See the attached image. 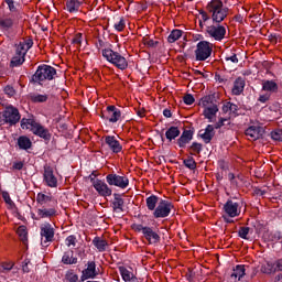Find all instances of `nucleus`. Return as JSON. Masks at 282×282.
Wrapping results in <instances>:
<instances>
[{
	"label": "nucleus",
	"instance_id": "49",
	"mask_svg": "<svg viewBox=\"0 0 282 282\" xmlns=\"http://www.w3.org/2000/svg\"><path fill=\"white\" fill-rule=\"evenodd\" d=\"M62 263H64V265H72V256H69V251L64 252Z\"/></svg>",
	"mask_w": 282,
	"mask_h": 282
},
{
	"label": "nucleus",
	"instance_id": "20",
	"mask_svg": "<svg viewBox=\"0 0 282 282\" xmlns=\"http://www.w3.org/2000/svg\"><path fill=\"white\" fill-rule=\"evenodd\" d=\"M105 142L112 153H120V151H122V145L120 144V141L116 140V137L108 135L106 137Z\"/></svg>",
	"mask_w": 282,
	"mask_h": 282
},
{
	"label": "nucleus",
	"instance_id": "39",
	"mask_svg": "<svg viewBox=\"0 0 282 282\" xmlns=\"http://www.w3.org/2000/svg\"><path fill=\"white\" fill-rule=\"evenodd\" d=\"M29 98L31 102H47V95H41V94H30Z\"/></svg>",
	"mask_w": 282,
	"mask_h": 282
},
{
	"label": "nucleus",
	"instance_id": "13",
	"mask_svg": "<svg viewBox=\"0 0 282 282\" xmlns=\"http://www.w3.org/2000/svg\"><path fill=\"white\" fill-rule=\"evenodd\" d=\"M32 128V133L34 135H37L39 138H42L44 142H50L52 140V133H50V130L45 127H43L41 123H35Z\"/></svg>",
	"mask_w": 282,
	"mask_h": 282
},
{
	"label": "nucleus",
	"instance_id": "52",
	"mask_svg": "<svg viewBox=\"0 0 282 282\" xmlns=\"http://www.w3.org/2000/svg\"><path fill=\"white\" fill-rule=\"evenodd\" d=\"M3 91L7 96H9V98H12V96H14V94H17V90H14V87H12L10 85L6 86Z\"/></svg>",
	"mask_w": 282,
	"mask_h": 282
},
{
	"label": "nucleus",
	"instance_id": "41",
	"mask_svg": "<svg viewBox=\"0 0 282 282\" xmlns=\"http://www.w3.org/2000/svg\"><path fill=\"white\" fill-rule=\"evenodd\" d=\"M25 63V57L23 55H18L15 53V56L11 59V67H21L22 64Z\"/></svg>",
	"mask_w": 282,
	"mask_h": 282
},
{
	"label": "nucleus",
	"instance_id": "35",
	"mask_svg": "<svg viewBox=\"0 0 282 282\" xmlns=\"http://www.w3.org/2000/svg\"><path fill=\"white\" fill-rule=\"evenodd\" d=\"M54 215H56V209H54V208L37 209V217H40V219H45L47 217H54Z\"/></svg>",
	"mask_w": 282,
	"mask_h": 282
},
{
	"label": "nucleus",
	"instance_id": "16",
	"mask_svg": "<svg viewBox=\"0 0 282 282\" xmlns=\"http://www.w3.org/2000/svg\"><path fill=\"white\" fill-rule=\"evenodd\" d=\"M34 45V41L32 39L24 40L23 42H20L17 45L15 54L18 56H24L32 50V46Z\"/></svg>",
	"mask_w": 282,
	"mask_h": 282
},
{
	"label": "nucleus",
	"instance_id": "28",
	"mask_svg": "<svg viewBox=\"0 0 282 282\" xmlns=\"http://www.w3.org/2000/svg\"><path fill=\"white\" fill-rule=\"evenodd\" d=\"M193 140V132L191 130H185L177 140V144L181 149H184Z\"/></svg>",
	"mask_w": 282,
	"mask_h": 282
},
{
	"label": "nucleus",
	"instance_id": "32",
	"mask_svg": "<svg viewBox=\"0 0 282 282\" xmlns=\"http://www.w3.org/2000/svg\"><path fill=\"white\" fill-rule=\"evenodd\" d=\"M217 111H219V108L217 105L212 106L209 108L204 109V116L209 120V122H213L215 120V117L217 116Z\"/></svg>",
	"mask_w": 282,
	"mask_h": 282
},
{
	"label": "nucleus",
	"instance_id": "31",
	"mask_svg": "<svg viewBox=\"0 0 282 282\" xmlns=\"http://www.w3.org/2000/svg\"><path fill=\"white\" fill-rule=\"evenodd\" d=\"M147 208L148 210H153L155 213V209L158 208V204H160V197L155 195H151L145 199Z\"/></svg>",
	"mask_w": 282,
	"mask_h": 282
},
{
	"label": "nucleus",
	"instance_id": "19",
	"mask_svg": "<svg viewBox=\"0 0 282 282\" xmlns=\"http://www.w3.org/2000/svg\"><path fill=\"white\" fill-rule=\"evenodd\" d=\"M199 135L205 144H209L213 138H215V127L213 124H208L206 129L199 131Z\"/></svg>",
	"mask_w": 282,
	"mask_h": 282
},
{
	"label": "nucleus",
	"instance_id": "24",
	"mask_svg": "<svg viewBox=\"0 0 282 282\" xmlns=\"http://www.w3.org/2000/svg\"><path fill=\"white\" fill-rule=\"evenodd\" d=\"M262 91L272 95L279 91V85L274 80H264L262 82Z\"/></svg>",
	"mask_w": 282,
	"mask_h": 282
},
{
	"label": "nucleus",
	"instance_id": "46",
	"mask_svg": "<svg viewBox=\"0 0 282 282\" xmlns=\"http://www.w3.org/2000/svg\"><path fill=\"white\" fill-rule=\"evenodd\" d=\"M113 28L117 32H122L124 28H127V22H124V18H120V20L115 23Z\"/></svg>",
	"mask_w": 282,
	"mask_h": 282
},
{
	"label": "nucleus",
	"instance_id": "8",
	"mask_svg": "<svg viewBox=\"0 0 282 282\" xmlns=\"http://www.w3.org/2000/svg\"><path fill=\"white\" fill-rule=\"evenodd\" d=\"M100 118L108 120V122L116 123L122 118V112L116 106H108L105 110H101Z\"/></svg>",
	"mask_w": 282,
	"mask_h": 282
},
{
	"label": "nucleus",
	"instance_id": "14",
	"mask_svg": "<svg viewBox=\"0 0 282 282\" xmlns=\"http://www.w3.org/2000/svg\"><path fill=\"white\" fill-rule=\"evenodd\" d=\"M44 182L51 187L56 188L58 180L54 176V170L51 166H44Z\"/></svg>",
	"mask_w": 282,
	"mask_h": 282
},
{
	"label": "nucleus",
	"instance_id": "55",
	"mask_svg": "<svg viewBox=\"0 0 282 282\" xmlns=\"http://www.w3.org/2000/svg\"><path fill=\"white\" fill-rule=\"evenodd\" d=\"M74 45H77V47H80V44L83 43V34L77 33L75 37L73 39Z\"/></svg>",
	"mask_w": 282,
	"mask_h": 282
},
{
	"label": "nucleus",
	"instance_id": "57",
	"mask_svg": "<svg viewBox=\"0 0 282 282\" xmlns=\"http://www.w3.org/2000/svg\"><path fill=\"white\" fill-rule=\"evenodd\" d=\"M272 95H270V93H267V94H261L260 96H259V102H262V104H265V102H268V100H270V97H271Z\"/></svg>",
	"mask_w": 282,
	"mask_h": 282
},
{
	"label": "nucleus",
	"instance_id": "7",
	"mask_svg": "<svg viewBox=\"0 0 282 282\" xmlns=\"http://www.w3.org/2000/svg\"><path fill=\"white\" fill-rule=\"evenodd\" d=\"M206 34L214 41H223L226 39V26L219 23L210 24L206 28Z\"/></svg>",
	"mask_w": 282,
	"mask_h": 282
},
{
	"label": "nucleus",
	"instance_id": "1",
	"mask_svg": "<svg viewBox=\"0 0 282 282\" xmlns=\"http://www.w3.org/2000/svg\"><path fill=\"white\" fill-rule=\"evenodd\" d=\"M207 12L212 18L213 23H223L228 18L230 9L224 6L221 0H212L207 3Z\"/></svg>",
	"mask_w": 282,
	"mask_h": 282
},
{
	"label": "nucleus",
	"instance_id": "37",
	"mask_svg": "<svg viewBox=\"0 0 282 282\" xmlns=\"http://www.w3.org/2000/svg\"><path fill=\"white\" fill-rule=\"evenodd\" d=\"M17 234L20 241H22L24 246H28V228H25V226H20L17 230Z\"/></svg>",
	"mask_w": 282,
	"mask_h": 282
},
{
	"label": "nucleus",
	"instance_id": "2",
	"mask_svg": "<svg viewBox=\"0 0 282 282\" xmlns=\"http://www.w3.org/2000/svg\"><path fill=\"white\" fill-rule=\"evenodd\" d=\"M54 76H56V68L43 64L37 66L35 74L31 77V83L42 85L41 83H43V80H54Z\"/></svg>",
	"mask_w": 282,
	"mask_h": 282
},
{
	"label": "nucleus",
	"instance_id": "61",
	"mask_svg": "<svg viewBox=\"0 0 282 282\" xmlns=\"http://www.w3.org/2000/svg\"><path fill=\"white\" fill-rule=\"evenodd\" d=\"M226 122H228V119H224L221 118L217 124H216V129H220V127H224L226 124Z\"/></svg>",
	"mask_w": 282,
	"mask_h": 282
},
{
	"label": "nucleus",
	"instance_id": "4",
	"mask_svg": "<svg viewBox=\"0 0 282 282\" xmlns=\"http://www.w3.org/2000/svg\"><path fill=\"white\" fill-rule=\"evenodd\" d=\"M213 43L208 41H200L196 45L195 56L196 61H207L213 54Z\"/></svg>",
	"mask_w": 282,
	"mask_h": 282
},
{
	"label": "nucleus",
	"instance_id": "64",
	"mask_svg": "<svg viewBox=\"0 0 282 282\" xmlns=\"http://www.w3.org/2000/svg\"><path fill=\"white\" fill-rule=\"evenodd\" d=\"M10 12H17V7L14 6V1L8 4Z\"/></svg>",
	"mask_w": 282,
	"mask_h": 282
},
{
	"label": "nucleus",
	"instance_id": "50",
	"mask_svg": "<svg viewBox=\"0 0 282 282\" xmlns=\"http://www.w3.org/2000/svg\"><path fill=\"white\" fill-rule=\"evenodd\" d=\"M272 140H275L276 142H282V130H275L271 132Z\"/></svg>",
	"mask_w": 282,
	"mask_h": 282
},
{
	"label": "nucleus",
	"instance_id": "27",
	"mask_svg": "<svg viewBox=\"0 0 282 282\" xmlns=\"http://www.w3.org/2000/svg\"><path fill=\"white\" fill-rule=\"evenodd\" d=\"M260 272H261L262 274H276V264H275V262L265 261V262L261 265Z\"/></svg>",
	"mask_w": 282,
	"mask_h": 282
},
{
	"label": "nucleus",
	"instance_id": "60",
	"mask_svg": "<svg viewBox=\"0 0 282 282\" xmlns=\"http://www.w3.org/2000/svg\"><path fill=\"white\" fill-rule=\"evenodd\" d=\"M72 246V236H68L66 239H65V242L64 245H62L63 248H69Z\"/></svg>",
	"mask_w": 282,
	"mask_h": 282
},
{
	"label": "nucleus",
	"instance_id": "30",
	"mask_svg": "<svg viewBox=\"0 0 282 282\" xmlns=\"http://www.w3.org/2000/svg\"><path fill=\"white\" fill-rule=\"evenodd\" d=\"M180 128L172 126L165 131V138L169 140V142H173L175 138H180Z\"/></svg>",
	"mask_w": 282,
	"mask_h": 282
},
{
	"label": "nucleus",
	"instance_id": "59",
	"mask_svg": "<svg viewBox=\"0 0 282 282\" xmlns=\"http://www.w3.org/2000/svg\"><path fill=\"white\" fill-rule=\"evenodd\" d=\"M275 272H282V259L275 260Z\"/></svg>",
	"mask_w": 282,
	"mask_h": 282
},
{
	"label": "nucleus",
	"instance_id": "26",
	"mask_svg": "<svg viewBox=\"0 0 282 282\" xmlns=\"http://www.w3.org/2000/svg\"><path fill=\"white\" fill-rule=\"evenodd\" d=\"M17 144L21 151H28L29 149H32V140H30V138L26 135H20L18 138Z\"/></svg>",
	"mask_w": 282,
	"mask_h": 282
},
{
	"label": "nucleus",
	"instance_id": "18",
	"mask_svg": "<svg viewBox=\"0 0 282 282\" xmlns=\"http://www.w3.org/2000/svg\"><path fill=\"white\" fill-rule=\"evenodd\" d=\"M261 131H263L262 127L259 126H251L246 130V135L248 140L254 142V140H259L261 138Z\"/></svg>",
	"mask_w": 282,
	"mask_h": 282
},
{
	"label": "nucleus",
	"instance_id": "56",
	"mask_svg": "<svg viewBox=\"0 0 282 282\" xmlns=\"http://www.w3.org/2000/svg\"><path fill=\"white\" fill-rule=\"evenodd\" d=\"M183 101L185 105H193V102H195V97H193L191 94H187L183 97Z\"/></svg>",
	"mask_w": 282,
	"mask_h": 282
},
{
	"label": "nucleus",
	"instance_id": "25",
	"mask_svg": "<svg viewBox=\"0 0 282 282\" xmlns=\"http://www.w3.org/2000/svg\"><path fill=\"white\" fill-rule=\"evenodd\" d=\"M245 87H246V80H243V78L241 77H238L234 83L231 93L234 94V96H241Z\"/></svg>",
	"mask_w": 282,
	"mask_h": 282
},
{
	"label": "nucleus",
	"instance_id": "63",
	"mask_svg": "<svg viewBox=\"0 0 282 282\" xmlns=\"http://www.w3.org/2000/svg\"><path fill=\"white\" fill-rule=\"evenodd\" d=\"M65 10L72 14V0L66 1Z\"/></svg>",
	"mask_w": 282,
	"mask_h": 282
},
{
	"label": "nucleus",
	"instance_id": "51",
	"mask_svg": "<svg viewBox=\"0 0 282 282\" xmlns=\"http://www.w3.org/2000/svg\"><path fill=\"white\" fill-rule=\"evenodd\" d=\"M12 268H14V264H11V263H8V262H3L2 264H1V271L0 272H2L3 274H6V273H8V272H10L11 270H12Z\"/></svg>",
	"mask_w": 282,
	"mask_h": 282
},
{
	"label": "nucleus",
	"instance_id": "12",
	"mask_svg": "<svg viewBox=\"0 0 282 282\" xmlns=\"http://www.w3.org/2000/svg\"><path fill=\"white\" fill-rule=\"evenodd\" d=\"M93 186L100 197H111V194L113 193L105 181L94 180Z\"/></svg>",
	"mask_w": 282,
	"mask_h": 282
},
{
	"label": "nucleus",
	"instance_id": "38",
	"mask_svg": "<svg viewBox=\"0 0 282 282\" xmlns=\"http://www.w3.org/2000/svg\"><path fill=\"white\" fill-rule=\"evenodd\" d=\"M215 104L213 102V97L210 95H207L199 100V107H204L205 109H208L210 107H214Z\"/></svg>",
	"mask_w": 282,
	"mask_h": 282
},
{
	"label": "nucleus",
	"instance_id": "54",
	"mask_svg": "<svg viewBox=\"0 0 282 282\" xmlns=\"http://www.w3.org/2000/svg\"><path fill=\"white\" fill-rule=\"evenodd\" d=\"M80 6H83V0H72V10L78 11L80 9Z\"/></svg>",
	"mask_w": 282,
	"mask_h": 282
},
{
	"label": "nucleus",
	"instance_id": "11",
	"mask_svg": "<svg viewBox=\"0 0 282 282\" xmlns=\"http://www.w3.org/2000/svg\"><path fill=\"white\" fill-rule=\"evenodd\" d=\"M224 212L227 217H239V215H241V206H239V203L227 200L224 205Z\"/></svg>",
	"mask_w": 282,
	"mask_h": 282
},
{
	"label": "nucleus",
	"instance_id": "9",
	"mask_svg": "<svg viewBox=\"0 0 282 282\" xmlns=\"http://www.w3.org/2000/svg\"><path fill=\"white\" fill-rule=\"evenodd\" d=\"M135 230L138 232H142L144 239H147V241L150 243V245H153V243H160V235L158 232H155L153 230V228L151 227H145V226H142V225H138Z\"/></svg>",
	"mask_w": 282,
	"mask_h": 282
},
{
	"label": "nucleus",
	"instance_id": "36",
	"mask_svg": "<svg viewBox=\"0 0 282 282\" xmlns=\"http://www.w3.org/2000/svg\"><path fill=\"white\" fill-rule=\"evenodd\" d=\"M239 107L232 102H227L223 106V111L229 116H236Z\"/></svg>",
	"mask_w": 282,
	"mask_h": 282
},
{
	"label": "nucleus",
	"instance_id": "48",
	"mask_svg": "<svg viewBox=\"0 0 282 282\" xmlns=\"http://www.w3.org/2000/svg\"><path fill=\"white\" fill-rule=\"evenodd\" d=\"M250 232V227H241L238 231L239 237L241 239H248V235Z\"/></svg>",
	"mask_w": 282,
	"mask_h": 282
},
{
	"label": "nucleus",
	"instance_id": "33",
	"mask_svg": "<svg viewBox=\"0 0 282 282\" xmlns=\"http://www.w3.org/2000/svg\"><path fill=\"white\" fill-rule=\"evenodd\" d=\"M93 243L95 246V248H97V250L99 252H105L107 250V240L100 238V237H96L94 240H93Z\"/></svg>",
	"mask_w": 282,
	"mask_h": 282
},
{
	"label": "nucleus",
	"instance_id": "6",
	"mask_svg": "<svg viewBox=\"0 0 282 282\" xmlns=\"http://www.w3.org/2000/svg\"><path fill=\"white\" fill-rule=\"evenodd\" d=\"M2 113L9 127H14V124H19L21 121V112H19V109L13 106L7 107Z\"/></svg>",
	"mask_w": 282,
	"mask_h": 282
},
{
	"label": "nucleus",
	"instance_id": "40",
	"mask_svg": "<svg viewBox=\"0 0 282 282\" xmlns=\"http://www.w3.org/2000/svg\"><path fill=\"white\" fill-rule=\"evenodd\" d=\"M36 123L37 122L34 119H25V118H23L21 120V129H30V131H32V129H34V126Z\"/></svg>",
	"mask_w": 282,
	"mask_h": 282
},
{
	"label": "nucleus",
	"instance_id": "42",
	"mask_svg": "<svg viewBox=\"0 0 282 282\" xmlns=\"http://www.w3.org/2000/svg\"><path fill=\"white\" fill-rule=\"evenodd\" d=\"M36 202L37 204H41V206H44V204H50V202H52V196L39 193L36 196Z\"/></svg>",
	"mask_w": 282,
	"mask_h": 282
},
{
	"label": "nucleus",
	"instance_id": "3",
	"mask_svg": "<svg viewBox=\"0 0 282 282\" xmlns=\"http://www.w3.org/2000/svg\"><path fill=\"white\" fill-rule=\"evenodd\" d=\"M102 56L109 63H112V65H116L118 69H127V67H129V63L127 62V58H124V56L120 55L119 53L113 52V50L111 48L102 50Z\"/></svg>",
	"mask_w": 282,
	"mask_h": 282
},
{
	"label": "nucleus",
	"instance_id": "23",
	"mask_svg": "<svg viewBox=\"0 0 282 282\" xmlns=\"http://www.w3.org/2000/svg\"><path fill=\"white\" fill-rule=\"evenodd\" d=\"M112 200V209L115 213H123L124 210V199L120 196V194H113Z\"/></svg>",
	"mask_w": 282,
	"mask_h": 282
},
{
	"label": "nucleus",
	"instance_id": "47",
	"mask_svg": "<svg viewBox=\"0 0 282 282\" xmlns=\"http://www.w3.org/2000/svg\"><path fill=\"white\" fill-rule=\"evenodd\" d=\"M210 14L208 13V11H202L200 12V20H199V24L200 25H205L207 21H210Z\"/></svg>",
	"mask_w": 282,
	"mask_h": 282
},
{
	"label": "nucleus",
	"instance_id": "45",
	"mask_svg": "<svg viewBox=\"0 0 282 282\" xmlns=\"http://www.w3.org/2000/svg\"><path fill=\"white\" fill-rule=\"evenodd\" d=\"M30 265H32V260H30L29 258H25L22 261V272L24 274H30V272H31Z\"/></svg>",
	"mask_w": 282,
	"mask_h": 282
},
{
	"label": "nucleus",
	"instance_id": "62",
	"mask_svg": "<svg viewBox=\"0 0 282 282\" xmlns=\"http://www.w3.org/2000/svg\"><path fill=\"white\" fill-rule=\"evenodd\" d=\"M226 61H230L231 63H239V58H237L236 54H234L229 57H226Z\"/></svg>",
	"mask_w": 282,
	"mask_h": 282
},
{
	"label": "nucleus",
	"instance_id": "58",
	"mask_svg": "<svg viewBox=\"0 0 282 282\" xmlns=\"http://www.w3.org/2000/svg\"><path fill=\"white\" fill-rule=\"evenodd\" d=\"M23 166H24L23 161H19V162H14V163H13L12 169H13L14 171H22V170H23Z\"/></svg>",
	"mask_w": 282,
	"mask_h": 282
},
{
	"label": "nucleus",
	"instance_id": "21",
	"mask_svg": "<svg viewBox=\"0 0 282 282\" xmlns=\"http://www.w3.org/2000/svg\"><path fill=\"white\" fill-rule=\"evenodd\" d=\"M98 271H96V262L88 261L87 268L83 271V279H96Z\"/></svg>",
	"mask_w": 282,
	"mask_h": 282
},
{
	"label": "nucleus",
	"instance_id": "29",
	"mask_svg": "<svg viewBox=\"0 0 282 282\" xmlns=\"http://www.w3.org/2000/svg\"><path fill=\"white\" fill-rule=\"evenodd\" d=\"M243 276H246V265H243V264L236 265V268L234 269V271L231 273V279L234 281H241V279H243Z\"/></svg>",
	"mask_w": 282,
	"mask_h": 282
},
{
	"label": "nucleus",
	"instance_id": "53",
	"mask_svg": "<svg viewBox=\"0 0 282 282\" xmlns=\"http://www.w3.org/2000/svg\"><path fill=\"white\" fill-rule=\"evenodd\" d=\"M2 198L6 202V204H9V206H13L14 202L12 200V198H10V193L2 192Z\"/></svg>",
	"mask_w": 282,
	"mask_h": 282
},
{
	"label": "nucleus",
	"instance_id": "17",
	"mask_svg": "<svg viewBox=\"0 0 282 282\" xmlns=\"http://www.w3.org/2000/svg\"><path fill=\"white\" fill-rule=\"evenodd\" d=\"M122 281L124 282H139L138 276L133 274V269L127 267H118Z\"/></svg>",
	"mask_w": 282,
	"mask_h": 282
},
{
	"label": "nucleus",
	"instance_id": "44",
	"mask_svg": "<svg viewBox=\"0 0 282 282\" xmlns=\"http://www.w3.org/2000/svg\"><path fill=\"white\" fill-rule=\"evenodd\" d=\"M189 151L192 155H199L202 153V144L197 142L192 143Z\"/></svg>",
	"mask_w": 282,
	"mask_h": 282
},
{
	"label": "nucleus",
	"instance_id": "5",
	"mask_svg": "<svg viewBox=\"0 0 282 282\" xmlns=\"http://www.w3.org/2000/svg\"><path fill=\"white\" fill-rule=\"evenodd\" d=\"M171 210H173V204L169 200L160 199L156 209L153 212V217L155 219H164L171 215Z\"/></svg>",
	"mask_w": 282,
	"mask_h": 282
},
{
	"label": "nucleus",
	"instance_id": "34",
	"mask_svg": "<svg viewBox=\"0 0 282 282\" xmlns=\"http://www.w3.org/2000/svg\"><path fill=\"white\" fill-rule=\"evenodd\" d=\"M182 34H184V32L180 29L172 30L167 36V43H175L176 41H180V39H182Z\"/></svg>",
	"mask_w": 282,
	"mask_h": 282
},
{
	"label": "nucleus",
	"instance_id": "22",
	"mask_svg": "<svg viewBox=\"0 0 282 282\" xmlns=\"http://www.w3.org/2000/svg\"><path fill=\"white\" fill-rule=\"evenodd\" d=\"M14 28V19L10 17L0 18V30L6 33H10V30Z\"/></svg>",
	"mask_w": 282,
	"mask_h": 282
},
{
	"label": "nucleus",
	"instance_id": "10",
	"mask_svg": "<svg viewBox=\"0 0 282 282\" xmlns=\"http://www.w3.org/2000/svg\"><path fill=\"white\" fill-rule=\"evenodd\" d=\"M106 182L109 186H117L118 188H127V186H129V178L118 174H108Z\"/></svg>",
	"mask_w": 282,
	"mask_h": 282
},
{
	"label": "nucleus",
	"instance_id": "43",
	"mask_svg": "<svg viewBox=\"0 0 282 282\" xmlns=\"http://www.w3.org/2000/svg\"><path fill=\"white\" fill-rule=\"evenodd\" d=\"M184 165L191 171L197 169V163L195 162V159H193L192 156H188L187 159L184 160Z\"/></svg>",
	"mask_w": 282,
	"mask_h": 282
},
{
	"label": "nucleus",
	"instance_id": "15",
	"mask_svg": "<svg viewBox=\"0 0 282 282\" xmlns=\"http://www.w3.org/2000/svg\"><path fill=\"white\" fill-rule=\"evenodd\" d=\"M42 246L54 240V228L51 224L41 227Z\"/></svg>",
	"mask_w": 282,
	"mask_h": 282
}]
</instances>
